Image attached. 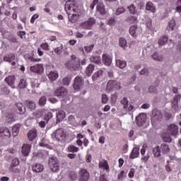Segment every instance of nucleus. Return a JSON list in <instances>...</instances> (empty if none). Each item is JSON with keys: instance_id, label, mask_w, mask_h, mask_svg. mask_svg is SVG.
<instances>
[{"instance_id": "c03bdc74", "label": "nucleus", "mask_w": 181, "mask_h": 181, "mask_svg": "<svg viewBox=\"0 0 181 181\" xmlns=\"http://www.w3.org/2000/svg\"><path fill=\"white\" fill-rule=\"evenodd\" d=\"M93 71H94V65L89 64L86 68V73L88 76H90L93 74Z\"/></svg>"}, {"instance_id": "2eb2a0df", "label": "nucleus", "mask_w": 181, "mask_h": 181, "mask_svg": "<svg viewBox=\"0 0 181 181\" xmlns=\"http://www.w3.org/2000/svg\"><path fill=\"white\" fill-rule=\"evenodd\" d=\"M54 94L57 97L63 98V97H66V95H67V90L65 89L64 87H59L55 90Z\"/></svg>"}, {"instance_id": "c756f323", "label": "nucleus", "mask_w": 181, "mask_h": 181, "mask_svg": "<svg viewBox=\"0 0 181 181\" xmlns=\"http://www.w3.org/2000/svg\"><path fill=\"white\" fill-rule=\"evenodd\" d=\"M90 61L92 62V63H95L96 64H101V57L98 54L93 55L90 58Z\"/></svg>"}, {"instance_id": "a19ab883", "label": "nucleus", "mask_w": 181, "mask_h": 181, "mask_svg": "<svg viewBox=\"0 0 181 181\" xmlns=\"http://www.w3.org/2000/svg\"><path fill=\"white\" fill-rule=\"evenodd\" d=\"M68 16L70 22H71L72 23H76V22H77V20L78 19V14H74V13L68 15Z\"/></svg>"}, {"instance_id": "bf43d9fd", "label": "nucleus", "mask_w": 181, "mask_h": 181, "mask_svg": "<svg viewBox=\"0 0 181 181\" xmlns=\"http://www.w3.org/2000/svg\"><path fill=\"white\" fill-rule=\"evenodd\" d=\"M68 151L69 152H78V148L75 146L71 145L68 147Z\"/></svg>"}, {"instance_id": "4468645a", "label": "nucleus", "mask_w": 181, "mask_h": 181, "mask_svg": "<svg viewBox=\"0 0 181 181\" xmlns=\"http://www.w3.org/2000/svg\"><path fill=\"white\" fill-rule=\"evenodd\" d=\"M0 136L1 138H6V139L11 138V130L8 127H0Z\"/></svg>"}, {"instance_id": "052dcab7", "label": "nucleus", "mask_w": 181, "mask_h": 181, "mask_svg": "<svg viewBox=\"0 0 181 181\" xmlns=\"http://www.w3.org/2000/svg\"><path fill=\"white\" fill-rule=\"evenodd\" d=\"M148 91L153 94H156L158 88L156 86H151L148 88Z\"/></svg>"}, {"instance_id": "e2e57ef3", "label": "nucleus", "mask_w": 181, "mask_h": 181, "mask_svg": "<svg viewBox=\"0 0 181 181\" xmlns=\"http://www.w3.org/2000/svg\"><path fill=\"white\" fill-rule=\"evenodd\" d=\"M45 142H46V139H42V141L40 143V146H44L45 148H47L48 149H50V145H49Z\"/></svg>"}, {"instance_id": "393cba45", "label": "nucleus", "mask_w": 181, "mask_h": 181, "mask_svg": "<svg viewBox=\"0 0 181 181\" xmlns=\"http://www.w3.org/2000/svg\"><path fill=\"white\" fill-rule=\"evenodd\" d=\"M71 63L72 66H74L76 69L80 66V58L77 57L76 55H71Z\"/></svg>"}, {"instance_id": "de8ad7c7", "label": "nucleus", "mask_w": 181, "mask_h": 181, "mask_svg": "<svg viewBox=\"0 0 181 181\" xmlns=\"http://www.w3.org/2000/svg\"><path fill=\"white\" fill-rule=\"evenodd\" d=\"M127 8L129 11V13H131L132 15H135V13H136V7H135V5L132 4L128 6Z\"/></svg>"}, {"instance_id": "39448f33", "label": "nucleus", "mask_w": 181, "mask_h": 181, "mask_svg": "<svg viewBox=\"0 0 181 181\" xmlns=\"http://www.w3.org/2000/svg\"><path fill=\"white\" fill-rule=\"evenodd\" d=\"M74 89L76 90V91H78V90H81L83 87H84V80L83 79V77L77 76L74 78V83L73 84Z\"/></svg>"}, {"instance_id": "9d476101", "label": "nucleus", "mask_w": 181, "mask_h": 181, "mask_svg": "<svg viewBox=\"0 0 181 181\" xmlns=\"http://www.w3.org/2000/svg\"><path fill=\"white\" fill-rule=\"evenodd\" d=\"M146 113H140L136 117V124L138 125V127H142L145 122H146Z\"/></svg>"}, {"instance_id": "7ed1b4c3", "label": "nucleus", "mask_w": 181, "mask_h": 181, "mask_svg": "<svg viewBox=\"0 0 181 181\" xmlns=\"http://www.w3.org/2000/svg\"><path fill=\"white\" fill-rule=\"evenodd\" d=\"M120 103L122 105H123V109L124 110V112L123 114H127V112H131V111H134L135 110V107L132 105H129V100H128V98H123Z\"/></svg>"}, {"instance_id": "f704fd0d", "label": "nucleus", "mask_w": 181, "mask_h": 181, "mask_svg": "<svg viewBox=\"0 0 181 181\" xmlns=\"http://www.w3.org/2000/svg\"><path fill=\"white\" fill-rule=\"evenodd\" d=\"M153 60L156 62H162L163 60V55L158 54V52L154 53L151 56Z\"/></svg>"}, {"instance_id": "6ab92c4d", "label": "nucleus", "mask_w": 181, "mask_h": 181, "mask_svg": "<svg viewBox=\"0 0 181 181\" xmlns=\"http://www.w3.org/2000/svg\"><path fill=\"white\" fill-rule=\"evenodd\" d=\"M32 146L30 144H25L22 146V153L23 156H28L30 153Z\"/></svg>"}, {"instance_id": "e433bc0d", "label": "nucleus", "mask_w": 181, "mask_h": 181, "mask_svg": "<svg viewBox=\"0 0 181 181\" xmlns=\"http://www.w3.org/2000/svg\"><path fill=\"white\" fill-rule=\"evenodd\" d=\"M26 105L28 107V108H29L31 110H36V103L35 101L33 100H28L26 103Z\"/></svg>"}, {"instance_id": "a18cd8bd", "label": "nucleus", "mask_w": 181, "mask_h": 181, "mask_svg": "<svg viewBox=\"0 0 181 181\" xmlns=\"http://www.w3.org/2000/svg\"><path fill=\"white\" fill-rule=\"evenodd\" d=\"M153 153L155 158H159L160 156V147L157 146L153 149Z\"/></svg>"}, {"instance_id": "a211bd4d", "label": "nucleus", "mask_w": 181, "mask_h": 181, "mask_svg": "<svg viewBox=\"0 0 181 181\" xmlns=\"http://www.w3.org/2000/svg\"><path fill=\"white\" fill-rule=\"evenodd\" d=\"M5 81L8 86H10V87H11V88H15V76L10 75L7 76L5 78Z\"/></svg>"}, {"instance_id": "338daca9", "label": "nucleus", "mask_w": 181, "mask_h": 181, "mask_svg": "<svg viewBox=\"0 0 181 181\" xmlns=\"http://www.w3.org/2000/svg\"><path fill=\"white\" fill-rule=\"evenodd\" d=\"M18 36H19V37H21V39H25V36H26V32L25 31H19L17 33Z\"/></svg>"}, {"instance_id": "4be33fe9", "label": "nucleus", "mask_w": 181, "mask_h": 181, "mask_svg": "<svg viewBox=\"0 0 181 181\" xmlns=\"http://www.w3.org/2000/svg\"><path fill=\"white\" fill-rule=\"evenodd\" d=\"M33 172H35V173H40V172H43L45 167L42 164L36 163L32 166Z\"/></svg>"}, {"instance_id": "09e8293b", "label": "nucleus", "mask_w": 181, "mask_h": 181, "mask_svg": "<svg viewBox=\"0 0 181 181\" xmlns=\"http://www.w3.org/2000/svg\"><path fill=\"white\" fill-rule=\"evenodd\" d=\"M176 26V21L174 19L170 20L168 23V28L170 30H174L175 27Z\"/></svg>"}, {"instance_id": "20e7f679", "label": "nucleus", "mask_w": 181, "mask_h": 181, "mask_svg": "<svg viewBox=\"0 0 181 181\" xmlns=\"http://www.w3.org/2000/svg\"><path fill=\"white\" fill-rule=\"evenodd\" d=\"M65 11L67 15H71V13H74L77 11V6L74 1L71 0L68 1L65 4Z\"/></svg>"}, {"instance_id": "cd10ccee", "label": "nucleus", "mask_w": 181, "mask_h": 181, "mask_svg": "<svg viewBox=\"0 0 181 181\" xmlns=\"http://www.w3.org/2000/svg\"><path fill=\"white\" fill-rule=\"evenodd\" d=\"M18 88L19 90H25V88H28V82L26 81V79L21 78L19 81Z\"/></svg>"}, {"instance_id": "4c0bfd02", "label": "nucleus", "mask_w": 181, "mask_h": 181, "mask_svg": "<svg viewBox=\"0 0 181 181\" xmlns=\"http://www.w3.org/2000/svg\"><path fill=\"white\" fill-rule=\"evenodd\" d=\"M21 129V124H17L13 127V136H18V134H19V131Z\"/></svg>"}, {"instance_id": "49530a36", "label": "nucleus", "mask_w": 181, "mask_h": 181, "mask_svg": "<svg viewBox=\"0 0 181 181\" xmlns=\"http://www.w3.org/2000/svg\"><path fill=\"white\" fill-rule=\"evenodd\" d=\"M119 46L121 47H122L123 49L124 47H127V46H128V43L127 42V40H125L124 38H119Z\"/></svg>"}, {"instance_id": "9b49d317", "label": "nucleus", "mask_w": 181, "mask_h": 181, "mask_svg": "<svg viewBox=\"0 0 181 181\" xmlns=\"http://www.w3.org/2000/svg\"><path fill=\"white\" fill-rule=\"evenodd\" d=\"M79 181H88L90 179V173L86 169L81 168L79 170Z\"/></svg>"}, {"instance_id": "b1692460", "label": "nucleus", "mask_w": 181, "mask_h": 181, "mask_svg": "<svg viewBox=\"0 0 181 181\" xmlns=\"http://www.w3.org/2000/svg\"><path fill=\"white\" fill-rule=\"evenodd\" d=\"M146 11L155 13V12H156V6H155L153 3L149 1L146 5Z\"/></svg>"}, {"instance_id": "774afa93", "label": "nucleus", "mask_w": 181, "mask_h": 181, "mask_svg": "<svg viewBox=\"0 0 181 181\" xmlns=\"http://www.w3.org/2000/svg\"><path fill=\"white\" fill-rule=\"evenodd\" d=\"M40 47L43 49V50H49V44L47 42H45L43 44H41Z\"/></svg>"}, {"instance_id": "79ce46f5", "label": "nucleus", "mask_w": 181, "mask_h": 181, "mask_svg": "<svg viewBox=\"0 0 181 181\" xmlns=\"http://www.w3.org/2000/svg\"><path fill=\"white\" fill-rule=\"evenodd\" d=\"M160 149L163 153H168L169 152V146L166 143H163L161 144Z\"/></svg>"}, {"instance_id": "f03ea898", "label": "nucleus", "mask_w": 181, "mask_h": 181, "mask_svg": "<svg viewBox=\"0 0 181 181\" xmlns=\"http://www.w3.org/2000/svg\"><path fill=\"white\" fill-rule=\"evenodd\" d=\"M52 138L55 141H64V139H66V133L64 132V129L59 128L55 130L52 134Z\"/></svg>"}, {"instance_id": "f3484780", "label": "nucleus", "mask_w": 181, "mask_h": 181, "mask_svg": "<svg viewBox=\"0 0 181 181\" xmlns=\"http://www.w3.org/2000/svg\"><path fill=\"white\" fill-rule=\"evenodd\" d=\"M4 62H7V63H11L12 66H16V62H15V54H8L4 57Z\"/></svg>"}, {"instance_id": "69168bd1", "label": "nucleus", "mask_w": 181, "mask_h": 181, "mask_svg": "<svg viewBox=\"0 0 181 181\" xmlns=\"http://www.w3.org/2000/svg\"><path fill=\"white\" fill-rule=\"evenodd\" d=\"M108 96H107V95L105 94H103L102 95V103L103 104H107V103H108Z\"/></svg>"}, {"instance_id": "0e129e2a", "label": "nucleus", "mask_w": 181, "mask_h": 181, "mask_svg": "<svg viewBox=\"0 0 181 181\" xmlns=\"http://www.w3.org/2000/svg\"><path fill=\"white\" fill-rule=\"evenodd\" d=\"M18 165H19V159H13L11 165V169H12V168H15L16 166H18Z\"/></svg>"}, {"instance_id": "dca6fc26", "label": "nucleus", "mask_w": 181, "mask_h": 181, "mask_svg": "<svg viewBox=\"0 0 181 181\" xmlns=\"http://www.w3.org/2000/svg\"><path fill=\"white\" fill-rule=\"evenodd\" d=\"M129 33L133 37H136L141 33V28H138L136 25H132L129 28Z\"/></svg>"}, {"instance_id": "3c124183", "label": "nucleus", "mask_w": 181, "mask_h": 181, "mask_svg": "<svg viewBox=\"0 0 181 181\" xmlns=\"http://www.w3.org/2000/svg\"><path fill=\"white\" fill-rule=\"evenodd\" d=\"M40 83L37 82V80L33 79L31 81V87L35 90V88H39Z\"/></svg>"}, {"instance_id": "a878e982", "label": "nucleus", "mask_w": 181, "mask_h": 181, "mask_svg": "<svg viewBox=\"0 0 181 181\" xmlns=\"http://www.w3.org/2000/svg\"><path fill=\"white\" fill-rule=\"evenodd\" d=\"M99 168L100 169H103V170H106V172H110V165H108V161L105 160L99 162Z\"/></svg>"}, {"instance_id": "0eeeda50", "label": "nucleus", "mask_w": 181, "mask_h": 181, "mask_svg": "<svg viewBox=\"0 0 181 181\" xmlns=\"http://www.w3.org/2000/svg\"><path fill=\"white\" fill-rule=\"evenodd\" d=\"M181 100V95L177 94L174 96L172 103V108L175 112H179L180 111V108H179V101Z\"/></svg>"}, {"instance_id": "423d86ee", "label": "nucleus", "mask_w": 181, "mask_h": 181, "mask_svg": "<svg viewBox=\"0 0 181 181\" xmlns=\"http://www.w3.org/2000/svg\"><path fill=\"white\" fill-rule=\"evenodd\" d=\"M48 165L52 172H59V170H60V165H59V160L57 159H49Z\"/></svg>"}, {"instance_id": "f8f14e48", "label": "nucleus", "mask_w": 181, "mask_h": 181, "mask_svg": "<svg viewBox=\"0 0 181 181\" xmlns=\"http://www.w3.org/2000/svg\"><path fill=\"white\" fill-rule=\"evenodd\" d=\"M107 90H108L109 91L111 90H119L120 87H119V83L118 82H117L116 81L114 80H111L109 81L107 83V87H106Z\"/></svg>"}, {"instance_id": "58836bf2", "label": "nucleus", "mask_w": 181, "mask_h": 181, "mask_svg": "<svg viewBox=\"0 0 181 181\" xmlns=\"http://www.w3.org/2000/svg\"><path fill=\"white\" fill-rule=\"evenodd\" d=\"M68 176L72 181L77 180V178L78 177V175L76 173V171H70L68 174Z\"/></svg>"}, {"instance_id": "c9c22d12", "label": "nucleus", "mask_w": 181, "mask_h": 181, "mask_svg": "<svg viewBox=\"0 0 181 181\" xmlns=\"http://www.w3.org/2000/svg\"><path fill=\"white\" fill-rule=\"evenodd\" d=\"M104 73V71L103 70H99L96 71L95 74H93L92 76V80L93 81H95L96 80H98L101 76H103V74Z\"/></svg>"}, {"instance_id": "6e6552de", "label": "nucleus", "mask_w": 181, "mask_h": 181, "mask_svg": "<svg viewBox=\"0 0 181 181\" xmlns=\"http://www.w3.org/2000/svg\"><path fill=\"white\" fill-rule=\"evenodd\" d=\"M163 118V115L160 110H153L151 115V122L155 124L159 121H162Z\"/></svg>"}, {"instance_id": "2f4dec72", "label": "nucleus", "mask_w": 181, "mask_h": 181, "mask_svg": "<svg viewBox=\"0 0 181 181\" xmlns=\"http://www.w3.org/2000/svg\"><path fill=\"white\" fill-rule=\"evenodd\" d=\"M37 136V132L36 130H30L28 134V138L29 141H33V139H36Z\"/></svg>"}, {"instance_id": "1a4fd4ad", "label": "nucleus", "mask_w": 181, "mask_h": 181, "mask_svg": "<svg viewBox=\"0 0 181 181\" xmlns=\"http://www.w3.org/2000/svg\"><path fill=\"white\" fill-rule=\"evenodd\" d=\"M95 24V19L90 18L88 21L81 23V26L83 29L91 30L93 26Z\"/></svg>"}, {"instance_id": "f257e3e1", "label": "nucleus", "mask_w": 181, "mask_h": 181, "mask_svg": "<svg viewBox=\"0 0 181 181\" xmlns=\"http://www.w3.org/2000/svg\"><path fill=\"white\" fill-rule=\"evenodd\" d=\"M167 134L168 136L165 134L163 135V140L164 142H172L171 136H177L179 135V127L176 124H170L167 126Z\"/></svg>"}, {"instance_id": "4d7b16f0", "label": "nucleus", "mask_w": 181, "mask_h": 181, "mask_svg": "<svg viewBox=\"0 0 181 181\" xmlns=\"http://www.w3.org/2000/svg\"><path fill=\"white\" fill-rule=\"evenodd\" d=\"M84 49H85V52L86 53H91V52H93V49H94V45H91L89 46H85Z\"/></svg>"}, {"instance_id": "aec40b11", "label": "nucleus", "mask_w": 181, "mask_h": 181, "mask_svg": "<svg viewBox=\"0 0 181 181\" xmlns=\"http://www.w3.org/2000/svg\"><path fill=\"white\" fill-rule=\"evenodd\" d=\"M30 71L33 73H42L43 71V65L42 64H36L34 66H30Z\"/></svg>"}, {"instance_id": "412c9836", "label": "nucleus", "mask_w": 181, "mask_h": 181, "mask_svg": "<svg viewBox=\"0 0 181 181\" xmlns=\"http://www.w3.org/2000/svg\"><path fill=\"white\" fill-rule=\"evenodd\" d=\"M47 77L50 81H56V80L59 78V72H57V71H51L47 74Z\"/></svg>"}, {"instance_id": "864d4df0", "label": "nucleus", "mask_w": 181, "mask_h": 181, "mask_svg": "<svg viewBox=\"0 0 181 181\" xmlns=\"http://www.w3.org/2000/svg\"><path fill=\"white\" fill-rule=\"evenodd\" d=\"M63 50V44H61L60 46L56 47L54 49V52L56 54H62V52Z\"/></svg>"}, {"instance_id": "7c9ffc66", "label": "nucleus", "mask_w": 181, "mask_h": 181, "mask_svg": "<svg viewBox=\"0 0 181 181\" xmlns=\"http://www.w3.org/2000/svg\"><path fill=\"white\" fill-rule=\"evenodd\" d=\"M97 11L100 13V15H105V6L103 3H100L97 6Z\"/></svg>"}, {"instance_id": "680f3d73", "label": "nucleus", "mask_w": 181, "mask_h": 181, "mask_svg": "<svg viewBox=\"0 0 181 181\" xmlns=\"http://www.w3.org/2000/svg\"><path fill=\"white\" fill-rule=\"evenodd\" d=\"M125 12V8L120 6L116 10V15H121L122 13H124Z\"/></svg>"}, {"instance_id": "473e14b6", "label": "nucleus", "mask_w": 181, "mask_h": 181, "mask_svg": "<svg viewBox=\"0 0 181 181\" xmlns=\"http://www.w3.org/2000/svg\"><path fill=\"white\" fill-rule=\"evenodd\" d=\"M139 156V148L135 147L133 148L130 158L132 159H135Z\"/></svg>"}, {"instance_id": "ddd939ff", "label": "nucleus", "mask_w": 181, "mask_h": 181, "mask_svg": "<svg viewBox=\"0 0 181 181\" xmlns=\"http://www.w3.org/2000/svg\"><path fill=\"white\" fill-rule=\"evenodd\" d=\"M102 62L105 66H111V63H112V55L103 54L102 56Z\"/></svg>"}, {"instance_id": "5701e85b", "label": "nucleus", "mask_w": 181, "mask_h": 181, "mask_svg": "<svg viewBox=\"0 0 181 181\" xmlns=\"http://www.w3.org/2000/svg\"><path fill=\"white\" fill-rule=\"evenodd\" d=\"M169 40L168 35H163L159 37L158 40V45L160 47H162V46H165L166 43H168V41Z\"/></svg>"}, {"instance_id": "37998d69", "label": "nucleus", "mask_w": 181, "mask_h": 181, "mask_svg": "<svg viewBox=\"0 0 181 181\" xmlns=\"http://www.w3.org/2000/svg\"><path fill=\"white\" fill-rule=\"evenodd\" d=\"M127 21L129 23L131 24L138 23V17L131 16L127 18Z\"/></svg>"}, {"instance_id": "bb28decb", "label": "nucleus", "mask_w": 181, "mask_h": 181, "mask_svg": "<svg viewBox=\"0 0 181 181\" xmlns=\"http://www.w3.org/2000/svg\"><path fill=\"white\" fill-rule=\"evenodd\" d=\"M16 108V112L18 114H25V111H26V109L23 107V105L21 103H17L15 105Z\"/></svg>"}, {"instance_id": "ea45409f", "label": "nucleus", "mask_w": 181, "mask_h": 181, "mask_svg": "<svg viewBox=\"0 0 181 181\" xmlns=\"http://www.w3.org/2000/svg\"><path fill=\"white\" fill-rule=\"evenodd\" d=\"M116 66L119 69H125L127 67V62L121 59H116Z\"/></svg>"}, {"instance_id": "603ef678", "label": "nucleus", "mask_w": 181, "mask_h": 181, "mask_svg": "<svg viewBox=\"0 0 181 181\" xmlns=\"http://www.w3.org/2000/svg\"><path fill=\"white\" fill-rule=\"evenodd\" d=\"M53 117V113H52L51 112H47L45 115L44 116V119L45 121H46L47 122H49V120Z\"/></svg>"}, {"instance_id": "8fccbe9b", "label": "nucleus", "mask_w": 181, "mask_h": 181, "mask_svg": "<svg viewBox=\"0 0 181 181\" xmlns=\"http://www.w3.org/2000/svg\"><path fill=\"white\" fill-rule=\"evenodd\" d=\"M46 101H47V98H46V96H42L39 100V105H40L41 107L46 105Z\"/></svg>"}, {"instance_id": "6e6d98bb", "label": "nucleus", "mask_w": 181, "mask_h": 181, "mask_svg": "<svg viewBox=\"0 0 181 181\" xmlns=\"http://www.w3.org/2000/svg\"><path fill=\"white\" fill-rule=\"evenodd\" d=\"M70 81H71V78L65 77L63 78L62 83L64 86H70Z\"/></svg>"}, {"instance_id": "c85d7f7f", "label": "nucleus", "mask_w": 181, "mask_h": 181, "mask_svg": "<svg viewBox=\"0 0 181 181\" xmlns=\"http://www.w3.org/2000/svg\"><path fill=\"white\" fill-rule=\"evenodd\" d=\"M66 116V113L63 110H59L57 112V122H60V121H63L64 119V117Z\"/></svg>"}, {"instance_id": "13d9d810", "label": "nucleus", "mask_w": 181, "mask_h": 181, "mask_svg": "<svg viewBox=\"0 0 181 181\" xmlns=\"http://www.w3.org/2000/svg\"><path fill=\"white\" fill-rule=\"evenodd\" d=\"M99 181H110V180H108V175L107 174L100 175Z\"/></svg>"}, {"instance_id": "72a5a7b5", "label": "nucleus", "mask_w": 181, "mask_h": 181, "mask_svg": "<svg viewBox=\"0 0 181 181\" xmlns=\"http://www.w3.org/2000/svg\"><path fill=\"white\" fill-rule=\"evenodd\" d=\"M15 116L12 113H9L6 116V122L7 124H12V122H15Z\"/></svg>"}, {"instance_id": "5fc2aeb1", "label": "nucleus", "mask_w": 181, "mask_h": 181, "mask_svg": "<svg viewBox=\"0 0 181 181\" xmlns=\"http://www.w3.org/2000/svg\"><path fill=\"white\" fill-rule=\"evenodd\" d=\"M117 23V20L115 19V17H111L108 20V25L110 26H115V24Z\"/></svg>"}]
</instances>
